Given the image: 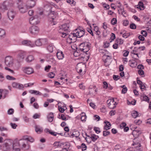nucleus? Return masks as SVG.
I'll return each mask as SVG.
<instances>
[{
	"label": "nucleus",
	"mask_w": 151,
	"mask_h": 151,
	"mask_svg": "<svg viewBox=\"0 0 151 151\" xmlns=\"http://www.w3.org/2000/svg\"><path fill=\"white\" fill-rule=\"evenodd\" d=\"M48 76L50 78H53L55 76V74L53 72L50 73L48 74Z\"/></svg>",
	"instance_id": "0e129e2a"
},
{
	"label": "nucleus",
	"mask_w": 151,
	"mask_h": 151,
	"mask_svg": "<svg viewBox=\"0 0 151 151\" xmlns=\"http://www.w3.org/2000/svg\"><path fill=\"white\" fill-rule=\"evenodd\" d=\"M48 42L47 39L44 38L39 39L35 41V45L37 46H40L46 45Z\"/></svg>",
	"instance_id": "1a4fd4ad"
},
{
	"label": "nucleus",
	"mask_w": 151,
	"mask_h": 151,
	"mask_svg": "<svg viewBox=\"0 0 151 151\" xmlns=\"http://www.w3.org/2000/svg\"><path fill=\"white\" fill-rule=\"evenodd\" d=\"M138 78H137V79ZM137 83L138 84L140 85L139 87H140V88L141 89H142V82L139 80H137Z\"/></svg>",
	"instance_id": "864d4df0"
},
{
	"label": "nucleus",
	"mask_w": 151,
	"mask_h": 151,
	"mask_svg": "<svg viewBox=\"0 0 151 151\" xmlns=\"http://www.w3.org/2000/svg\"><path fill=\"white\" fill-rule=\"evenodd\" d=\"M106 59L104 61V62L105 63H106L108 61V60H110L111 59V57L109 55H106Z\"/></svg>",
	"instance_id": "338daca9"
},
{
	"label": "nucleus",
	"mask_w": 151,
	"mask_h": 151,
	"mask_svg": "<svg viewBox=\"0 0 151 151\" xmlns=\"http://www.w3.org/2000/svg\"><path fill=\"white\" fill-rule=\"evenodd\" d=\"M57 56L59 59H62L64 58L63 52L60 51L58 52L57 53Z\"/></svg>",
	"instance_id": "a878e982"
},
{
	"label": "nucleus",
	"mask_w": 151,
	"mask_h": 151,
	"mask_svg": "<svg viewBox=\"0 0 151 151\" xmlns=\"http://www.w3.org/2000/svg\"><path fill=\"white\" fill-rule=\"evenodd\" d=\"M14 113V110L12 108L9 109L7 111V113L9 115L12 114Z\"/></svg>",
	"instance_id": "603ef678"
},
{
	"label": "nucleus",
	"mask_w": 151,
	"mask_h": 151,
	"mask_svg": "<svg viewBox=\"0 0 151 151\" xmlns=\"http://www.w3.org/2000/svg\"><path fill=\"white\" fill-rule=\"evenodd\" d=\"M18 3H21V4L19 5L18 7L20 12L22 13H24L27 11L29 9L26 4L22 3V0H18Z\"/></svg>",
	"instance_id": "0eeeda50"
},
{
	"label": "nucleus",
	"mask_w": 151,
	"mask_h": 151,
	"mask_svg": "<svg viewBox=\"0 0 151 151\" xmlns=\"http://www.w3.org/2000/svg\"><path fill=\"white\" fill-rule=\"evenodd\" d=\"M77 31L75 33L76 37L81 38L83 37L85 34V30L83 28L79 27L78 29H76Z\"/></svg>",
	"instance_id": "9b49d317"
},
{
	"label": "nucleus",
	"mask_w": 151,
	"mask_h": 151,
	"mask_svg": "<svg viewBox=\"0 0 151 151\" xmlns=\"http://www.w3.org/2000/svg\"><path fill=\"white\" fill-rule=\"evenodd\" d=\"M26 4L29 9H31L35 6L36 2L34 0H28Z\"/></svg>",
	"instance_id": "dca6fc26"
},
{
	"label": "nucleus",
	"mask_w": 151,
	"mask_h": 151,
	"mask_svg": "<svg viewBox=\"0 0 151 151\" xmlns=\"http://www.w3.org/2000/svg\"><path fill=\"white\" fill-rule=\"evenodd\" d=\"M67 2L69 3L71 5L74 6L76 4V2L73 0H67Z\"/></svg>",
	"instance_id": "c03bdc74"
},
{
	"label": "nucleus",
	"mask_w": 151,
	"mask_h": 151,
	"mask_svg": "<svg viewBox=\"0 0 151 151\" xmlns=\"http://www.w3.org/2000/svg\"><path fill=\"white\" fill-rule=\"evenodd\" d=\"M13 58L11 56H8L5 58V63L7 66L10 67L12 66L13 64Z\"/></svg>",
	"instance_id": "f8f14e48"
},
{
	"label": "nucleus",
	"mask_w": 151,
	"mask_h": 151,
	"mask_svg": "<svg viewBox=\"0 0 151 151\" xmlns=\"http://www.w3.org/2000/svg\"><path fill=\"white\" fill-rule=\"evenodd\" d=\"M90 137L93 142H95L99 138V137L95 134H92Z\"/></svg>",
	"instance_id": "58836bf2"
},
{
	"label": "nucleus",
	"mask_w": 151,
	"mask_h": 151,
	"mask_svg": "<svg viewBox=\"0 0 151 151\" xmlns=\"http://www.w3.org/2000/svg\"><path fill=\"white\" fill-rule=\"evenodd\" d=\"M72 25L70 23V22L69 21H67V27L68 28V29H67V35H68V34H67L68 32V31L69 32L70 31V29H71Z\"/></svg>",
	"instance_id": "2f4dec72"
},
{
	"label": "nucleus",
	"mask_w": 151,
	"mask_h": 151,
	"mask_svg": "<svg viewBox=\"0 0 151 151\" xmlns=\"http://www.w3.org/2000/svg\"><path fill=\"white\" fill-rule=\"evenodd\" d=\"M137 68L139 69H143L144 67V66L142 64H139L137 66Z\"/></svg>",
	"instance_id": "774afa93"
},
{
	"label": "nucleus",
	"mask_w": 151,
	"mask_h": 151,
	"mask_svg": "<svg viewBox=\"0 0 151 151\" xmlns=\"http://www.w3.org/2000/svg\"><path fill=\"white\" fill-rule=\"evenodd\" d=\"M19 145L18 142L13 143V145H12V149H15V150H17L18 149H20L19 148Z\"/></svg>",
	"instance_id": "c85d7f7f"
},
{
	"label": "nucleus",
	"mask_w": 151,
	"mask_h": 151,
	"mask_svg": "<svg viewBox=\"0 0 151 151\" xmlns=\"http://www.w3.org/2000/svg\"><path fill=\"white\" fill-rule=\"evenodd\" d=\"M16 13L15 11L12 9L9 10L7 13V16L10 20H12L15 17Z\"/></svg>",
	"instance_id": "f3484780"
},
{
	"label": "nucleus",
	"mask_w": 151,
	"mask_h": 151,
	"mask_svg": "<svg viewBox=\"0 0 151 151\" xmlns=\"http://www.w3.org/2000/svg\"><path fill=\"white\" fill-rule=\"evenodd\" d=\"M129 62L130 66L132 68L136 67L137 65V63L134 60H130L129 61Z\"/></svg>",
	"instance_id": "b1692460"
},
{
	"label": "nucleus",
	"mask_w": 151,
	"mask_h": 151,
	"mask_svg": "<svg viewBox=\"0 0 151 151\" xmlns=\"http://www.w3.org/2000/svg\"><path fill=\"white\" fill-rule=\"evenodd\" d=\"M135 49L136 48L135 47L134 48V49L131 52L134 55H137V57H135V56H133V58L135 59L138 60L139 57L138 56V54L136 53L137 51Z\"/></svg>",
	"instance_id": "7c9ffc66"
},
{
	"label": "nucleus",
	"mask_w": 151,
	"mask_h": 151,
	"mask_svg": "<svg viewBox=\"0 0 151 151\" xmlns=\"http://www.w3.org/2000/svg\"><path fill=\"white\" fill-rule=\"evenodd\" d=\"M29 92L31 94H34L36 95H41L42 94L38 91L31 90L29 91Z\"/></svg>",
	"instance_id": "f704fd0d"
},
{
	"label": "nucleus",
	"mask_w": 151,
	"mask_h": 151,
	"mask_svg": "<svg viewBox=\"0 0 151 151\" xmlns=\"http://www.w3.org/2000/svg\"><path fill=\"white\" fill-rule=\"evenodd\" d=\"M10 124L12 128L14 129H16L17 126V125L16 124L12 122H11Z\"/></svg>",
	"instance_id": "09e8293b"
},
{
	"label": "nucleus",
	"mask_w": 151,
	"mask_h": 151,
	"mask_svg": "<svg viewBox=\"0 0 151 151\" xmlns=\"http://www.w3.org/2000/svg\"><path fill=\"white\" fill-rule=\"evenodd\" d=\"M134 123L136 124L139 125L142 123V121L140 120H135L134 121Z\"/></svg>",
	"instance_id": "69168bd1"
},
{
	"label": "nucleus",
	"mask_w": 151,
	"mask_h": 151,
	"mask_svg": "<svg viewBox=\"0 0 151 151\" xmlns=\"http://www.w3.org/2000/svg\"><path fill=\"white\" fill-rule=\"evenodd\" d=\"M137 6V8L139 9L140 10H143L145 9L143 3L142 2L139 1Z\"/></svg>",
	"instance_id": "c9c22d12"
},
{
	"label": "nucleus",
	"mask_w": 151,
	"mask_h": 151,
	"mask_svg": "<svg viewBox=\"0 0 151 151\" xmlns=\"http://www.w3.org/2000/svg\"><path fill=\"white\" fill-rule=\"evenodd\" d=\"M5 31L3 29L0 28V37H4L5 35Z\"/></svg>",
	"instance_id": "a19ab883"
},
{
	"label": "nucleus",
	"mask_w": 151,
	"mask_h": 151,
	"mask_svg": "<svg viewBox=\"0 0 151 151\" xmlns=\"http://www.w3.org/2000/svg\"><path fill=\"white\" fill-rule=\"evenodd\" d=\"M35 130L36 132L40 134L42 132L43 129L40 126L36 125L35 127Z\"/></svg>",
	"instance_id": "393cba45"
},
{
	"label": "nucleus",
	"mask_w": 151,
	"mask_h": 151,
	"mask_svg": "<svg viewBox=\"0 0 151 151\" xmlns=\"http://www.w3.org/2000/svg\"><path fill=\"white\" fill-rule=\"evenodd\" d=\"M69 145V143H67V148L68 147V149H67V151H72V147L70 146Z\"/></svg>",
	"instance_id": "6e6d98bb"
},
{
	"label": "nucleus",
	"mask_w": 151,
	"mask_h": 151,
	"mask_svg": "<svg viewBox=\"0 0 151 151\" xmlns=\"http://www.w3.org/2000/svg\"><path fill=\"white\" fill-rule=\"evenodd\" d=\"M27 55V53L24 51H20L17 55L16 60L18 63L21 62Z\"/></svg>",
	"instance_id": "6e6552de"
},
{
	"label": "nucleus",
	"mask_w": 151,
	"mask_h": 151,
	"mask_svg": "<svg viewBox=\"0 0 151 151\" xmlns=\"http://www.w3.org/2000/svg\"><path fill=\"white\" fill-rule=\"evenodd\" d=\"M81 67H79L77 65L76 68V70L78 73H81L82 71V68Z\"/></svg>",
	"instance_id": "8fccbe9b"
},
{
	"label": "nucleus",
	"mask_w": 151,
	"mask_h": 151,
	"mask_svg": "<svg viewBox=\"0 0 151 151\" xmlns=\"http://www.w3.org/2000/svg\"><path fill=\"white\" fill-rule=\"evenodd\" d=\"M14 4L13 0H6L0 5V9L2 10H6L12 7Z\"/></svg>",
	"instance_id": "f257e3e1"
},
{
	"label": "nucleus",
	"mask_w": 151,
	"mask_h": 151,
	"mask_svg": "<svg viewBox=\"0 0 151 151\" xmlns=\"http://www.w3.org/2000/svg\"><path fill=\"white\" fill-rule=\"evenodd\" d=\"M113 77L115 81H117L120 78L119 76L118 75H113Z\"/></svg>",
	"instance_id": "e2e57ef3"
},
{
	"label": "nucleus",
	"mask_w": 151,
	"mask_h": 151,
	"mask_svg": "<svg viewBox=\"0 0 151 151\" xmlns=\"http://www.w3.org/2000/svg\"><path fill=\"white\" fill-rule=\"evenodd\" d=\"M18 142L20 147L25 150H28L30 147V145L26 139H24V136L22 139L19 140Z\"/></svg>",
	"instance_id": "f03ea898"
},
{
	"label": "nucleus",
	"mask_w": 151,
	"mask_h": 151,
	"mask_svg": "<svg viewBox=\"0 0 151 151\" xmlns=\"http://www.w3.org/2000/svg\"><path fill=\"white\" fill-rule=\"evenodd\" d=\"M13 145V141L12 140H7L4 144L3 149L4 151H9L11 149Z\"/></svg>",
	"instance_id": "39448f33"
},
{
	"label": "nucleus",
	"mask_w": 151,
	"mask_h": 151,
	"mask_svg": "<svg viewBox=\"0 0 151 151\" xmlns=\"http://www.w3.org/2000/svg\"><path fill=\"white\" fill-rule=\"evenodd\" d=\"M41 17L38 15H36L30 17L29 19V23L32 25H36L38 24L40 22Z\"/></svg>",
	"instance_id": "20e7f679"
},
{
	"label": "nucleus",
	"mask_w": 151,
	"mask_h": 151,
	"mask_svg": "<svg viewBox=\"0 0 151 151\" xmlns=\"http://www.w3.org/2000/svg\"><path fill=\"white\" fill-rule=\"evenodd\" d=\"M81 147L82 148V151L86 150L87 148L86 145L84 143H83L81 144Z\"/></svg>",
	"instance_id": "5fc2aeb1"
},
{
	"label": "nucleus",
	"mask_w": 151,
	"mask_h": 151,
	"mask_svg": "<svg viewBox=\"0 0 151 151\" xmlns=\"http://www.w3.org/2000/svg\"><path fill=\"white\" fill-rule=\"evenodd\" d=\"M37 9L39 10H41V11L40 12L39 14H37V15H38L40 17V16L42 15L43 14V11H42V9L40 8H38Z\"/></svg>",
	"instance_id": "13d9d810"
},
{
	"label": "nucleus",
	"mask_w": 151,
	"mask_h": 151,
	"mask_svg": "<svg viewBox=\"0 0 151 151\" xmlns=\"http://www.w3.org/2000/svg\"><path fill=\"white\" fill-rule=\"evenodd\" d=\"M66 30V25L64 24L61 25L60 27V29L59 30V32L62 33L61 36L63 37H65L66 36V33L65 31Z\"/></svg>",
	"instance_id": "ddd939ff"
},
{
	"label": "nucleus",
	"mask_w": 151,
	"mask_h": 151,
	"mask_svg": "<svg viewBox=\"0 0 151 151\" xmlns=\"http://www.w3.org/2000/svg\"><path fill=\"white\" fill-rule=\"evenodd\" d=\"M24 137L25 139L31 142L32 143L35 141L34 139L31 137H28L27 136H25Z\"/></svg>",
	"instance_id": "c756f323"
},
{
	"label": "nucleus",
	"mask_w": 151,
	"mask_h": 151,
	"mask_svg": "<svg viewBox=\"0 0 151 151\" xmlns=\"http://www.w3.org/2000/svg\"><path fill=\"white\" fill-rule=\"evenodd\" d=\"M68 136L70 137L71 136H73V137H76V138L78 137L79 135L80 134L79 132L76 131L74 133H72V134H71V135H70L69 134H68Z\"/></svg>",
	"instance_id": "bb28decb"
},
{
	"label": "nucleus",
	"mask_w": 151,
	"mask_h": 151,
	"mask_svg": "<svg viewBox=\"0 0 151 151\" xmlns=\"http://www.w3.org/2000/svg\"><path fill=\"white\" fill-rule=\"evenodd\" d=\"M96 87L95 86H90L88 88L89 92L88 95H93L97 91Z\"/></svg>",
	"instance_id": "a211bd4d"
},
{
	"label": "nucleus",
	"mask_w": 151,
	"mask_h": 151,
	"mask_svg": "<svg viewBox=\"0 0 151 151\" xmlns=\"http://www.w3.org/2000/svg\"><path fill=\"white\" fill-rule=\"evenodd\" d=\"M47 16L49 19V20L53 24L52 25H54L56 24V22L55 21L56 18L57 17V15L56 13L54 11H50L48 14Z\"/></svg>",
	"instance_id": "7ed1b4c3"
},
{
	"label": "nucleus",
	"mask_w": 151,
	"mask_h": 151,
	"mask_svg": "<svg viewBox=\"0 0 151 151\" xmlns=\"http://www.w3.org/2000/svg\"><path fill=\"white\" fill-rule=\"evenodd\" d=\"M136 26L134 23H132L130 25V27L132 29H135L136 28Z\"/></svg>",
	"instance_id": "052dcab7"
},
{
	"label": "nucleus",
	"mask_w": 151,
	"mask_h": 151,
	"mask_svg": "<svg viewBox=\"0 0 151 151\" xmlns=\"http://www.w3.org/2000/svg\"><path fill=\"white\" fill-rule=\"evenodd\" d=\"M141 134V132L139 130H134L132 132V134L134 137H135L136 139L138 137L139 135Z\"/></svg>",
	"instance_id": "5701e85b"
},
{
	"label": "nucleus",
	"mask_w": 151,
	"mask_h": 151,
	"mask_svg": "<svg viewBox=\"0 0 151 151\" xmlns=\"http://www.w3.org/2000/svg\"><path fill=\"white\" fill-rule=\"evenodd\" d=\"M54 48V46L52 44L49 45L47 47V50L50 52H53Z\"/></svg>",
	"instance_id": "e433bc0d"
},
{
	"label": "nucleus",
	"mask_w": 151,
	"mask_h": 151,
	"mask_svg": "<svg viewBox=\"0 0 151 151\" xmlns=\"http://www.w3.org/2000/svg\"><path fill=\"white\" fill-rule=\"evenodd\" d=\"M6 78L7 79L9 80H15V78L13 77L12 76H11L9 75H7L6 76Z\"/></svg>",
	"instance_id": "de8ad7c7"
},
{
	"label": "nucleus",
	"mask_w": 151,
	"mask_h": 151,
	"mask_svg": "<svg viewBox=\"0 0 151 151\" xmlns=\"http://www.w3.org/2000/svg\"><path fill=\"white\" fill-rule=\"evenodd\" d=\"M81 120L83 122H85L86 119V114L82 115L81 117Z\"/></svg>",
	"instance_id": "4d7b16f0"
},
{
	"label": "nucleus",
	"mask_w": 151,
	"mask_h": 151,
	"mask_svg": "<svg viewBox=\"0 0 151 151\" xmlns=\"http://www.w3.org/2000/svg\"><path fill=\"white\" fill-rule=\"evenodd\" d=\"M34 58L31 55L28 56L26 58V61L27 63H30L34 60Z\"/></svg>",
	"instance_id": "72a5a7b5"
},
{
	"label": "nucleus",
	"mask_w": 151,
	"mask_h": 151,
	"mask_svg": "<svg viewBox=\"0 0 151 151\" xmlns=\"http://www.w3.org/2000/svg\"><path fill=\"white\" fill-rule=\"evenodd\" d=\"M12 86L13 88L19 89H21L24 88V85L21 84L16 82H14L12 83Z\"/></svg>",
	"instance_id": "412c9836"
},
{
	"label": "nucleus",
	"mask_w": 151,
	"mask_h": 151,
	"mask_svg": "<svg viewBox=\"0 0 151 151\" xmlns=\"http://www.w3.org/2000/svg\"><path fill=\"white\" fill-rule=\"evenodd\" d=\"M76 36L75 33H71L69 35L68 37L67 38V45H70L75 42Z\"/></svg>",
	"instance_id": "9d476101"
},
{
	"label": "nucleus",
	"mask_w": 151,
	"mask_h": 151,
	"mask_svg": "<svg viewBox=\"0 0 151 151\" xmlns=\"http://www.w3.org/2000/svg\"><path fill=\"white\" fill-rule=\"evenodd\" d=\"M63 145V144L61 143L60 142H55L53 144L54 146L56 148L61 147Z\"/></svg>",
	"instance_id": "4c0bfd02"
},
{
	"label": "nucleus",
	"mask_w": 151,
	"mask_h": 151,
	"mask_svg": "<svg viewBox=\"0 0 151 151\" xmlns=\"http://www.w3.org/2000/svg\"><path fill=\"white\" fill-rule=\"evenodd\" d=\"M22 70L24 72L27 74H31L34 72L33 68L29 67H25L22 68Z\"/></svg>",
	"instance_id": "4468645a"
},
{
	"label": "nucleus",
	"mask_w": 151,
	"mask_h": 151,
	"mask_svg": "<svg viewBox=\"0 0 151 151\" xmlns=\"http://www.w3.org/2000/svg\"><path fill=\"white\" fill-rule=\"evenodd\" d=\"M141 33L143 36L145 37H146L147 35V32L145 30H142L141 32Z\"/></svg>",
	"instance_id": "bf43d9fd"
},
{
	"label": "nucleus",
	"mask_w": 151,
	"mask_h": 151,
	"mask_svg": "<svg viewBox=\"0 0 151 151\" xmlns=\"http://www.w3.org/2000/svg\"><path fill=\"white\" fill-rule=\"evenodd\" d=\"M21 44L22 45L29 46L31 47H35V45L30 41L24 40L21 42Z\"/></svg>",
	"instance_id": "6ab92c4d"
},
{
	"label": "nucleus",
	"mask_w": 151,
	"mask_h": 151,
	"mask_svg": "<svg viewBox=\"0 0 151 151\" xmlns=\"http://www.w3.org/2000/svg\"><path fill=\"white\" fill-rule=\"evenodd\" d=\"M136 139H134L133 140V142L134 143L132 144V145L133 146H135L134 147L135 148H138L139 147H141L140 144L138 142H135Z\"/></svg>",
	"instance_id": "473e14b6"
},
{
	"label": "nucleus",
	"mask_w": 151,
	"mask_h": 151,
	"mask_svg": "<svg viewBox=\"0 0 151 151\" xmlns=\"http://www.w3.org/2000/svg\"><path fill=\"white\" fill-rule=\"evenodd\" d=\"M110 134V132L107 131V130H106L105 131H103V136L104 137H106L107 135H109Z\"/></svg>",
	"instance_id": "a18cd8bd"
},
{
	"label": "nucleus",
	"mask_w": 151,
	"mask_h": 151,
	"mask_svg": "<svg viewBox=\"0 0 151 151\" xmlns=\"http://www.w3.org/2000/svg\"><path fill=\"white\" fill-rule=\"evenodd\" d=\"M114 101L113 99H110L107 100L106 102L109 108L111 109H113L116 107L115 104H114Z\"/></svg>",
	"instance_id": "aec40b11"
},
{
	"label": "nucleus",
	"mask_w": 151,
	"mask_h": 151,
	"mask_svg": "<svg viewBox=\"0 0 151 151\" xmlns=\"http://www.w3.org/2000/svg\"><path fill=\"white\" fill-rule=\"evenodd\" d=\"M104 123L105 124L104 128V129L106 130L109 129H110V127L111 126V124L109 122L107 121H105L104 122Z\"/></svg>",
	"instance_id": "4be33fe9"
},
{
	"label": "nucleus",
	"mask_w": 151,
	"mask_h": 151,
	"mask_svg": "<svg viewBox=\"0 0 151 151\" xmlns=\"http://www.w3.org/2000/svg\"><path fill=\"white\" fill-rule=\"evenodd\" d=\"M100 128L99 127H94L93 128V130L97 134H99L101 132L100 130Z\"/></svg>",
	"instance_id": "49530a36"
},
{
	"label": "nucleus",
	"mask_w": 151,
	"mask_h": 151,
	"mask_svg": "<svg viewBox=\"0 0 151 151\" xmlns=\"http://www.w3.org/2000/svg\"><path fill=\"white\" fill-rule=\"evenodd\" d=\"M121 87L123 88L122 91V93L124 94L126 93L127 91V88L124 85L121 86Z\"/></svg>",
	"instance_id": "79ce46f5"
},
{
	"label": "nucleus",
	"mask_w": 151,
	"mask_h": 151,
	"mask_svg": "<svg viewBox=\"0 0 151 151\" xmlns=\"http://www.w3.org/2000/svg\"><path fill=\"white\" fill-rule=\"evenodd\" d=\"M47 118L48 121L49 122H52L53 121L54 119V115L53 113H50L47 116Z\"/></svg>",
	"instance_id": "cd10ccee"
},
{
	"label": "nucleus",
	"mask_w": 151,
	"mask_h": 151,
	"mask_svg": "<svg viewBox=\"0 0 151 151\" xmlns=\"http://www.w3.org/2000/svg\"><path fill=\"white\" fill-rule=\"evenodd\" d=\"M132 116L134 118H136L138 116V114L137 111H134L132 113Z\"/></svg>",
	"instance_id": "ea45409f"
},
{
	"label": "nucleus",
	"mask_w": 151,
	"mask_h": 151,
	"mask_svg": "<svg viewBox=\"0 0 151 151\" xmlns=\"http://www.w3.org/2000/svg\"><path fill=\"white\" fill-rule=\"evenodd\" d=\"M111 23L113 25L115 24L117 22V20L116 18H113L111 20Z\"/></svg>",
	"instance_id": "680f3d73"
},
{
	"label": "nucleus",
	"mask_w": 151,
	"mask_h": 151,
	"mask_svg": "<svg viewBox=\"0 0 151 151\" xmlns=\"http://www.w3.org/2000/svg\"><path fill=\"white\" fill-rule=\"evenodd\" d=\"M116 42L118 45H121L123 43V40L121 39H117L116 40Z\"/></svg>",
	"instance_id": "37998d69"
},
{
	"label": "nucleus",
	"mask_w": 151,
	"mask_h": 151,
	"mask_svg": "<svg viewBox=\"0 0 151 151\" xmlns=\"http://www.w3.org/2000/svg\"><path fill=\"white\" fill-rule=\"evenodd\" d=\"M29 30L30 32L32 34L36 35L38 33L39 29L37 26H33L29 28Z\"/></svg>",
	"instance_id": "2eb2a0df"
},
{
	"label": "nucleus",
	"mask_w": 151,
	"mask_h": 151,
	"mask_svg": "<svg viewBox=\"0 0 151 151\" xmlns=\"http://www.w3.org/2000/svg\"><path fill=\"white\" fill-rule=\"evenodd\" d=\"M90 43L88 42H85L81 43L79 46L80 50L84 52H88L90 50Z\"/></svg>",
	"instance_id": "423d86ee"
},
{
	"label": "nucleus",
	"mask_w": 151,
	"mask_h": 151,
	"mask_svg": "<svg viewBox=\"0 0 151 151\" xmlns=\"http://www.w3.org/2000/svg\"><path fill=\"white\" fill-rule=\"evenodd\" d=\"M4 76L3 74L1 72H0V82H2L4 80Z\"/></svg>",
	"instance_id": "3c124183"
}]
</instances>
